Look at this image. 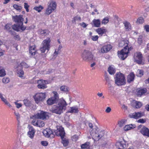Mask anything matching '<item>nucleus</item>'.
I'll use <instances>...</instances> for the list:
<instances>
[{"instance_id":"f257e3e1","label":"nucleus","mask_w":149,"mask_h":149,"mask_svg":"<svg viewBox=\"0 0 149 149\" xmlns=\"http://www.w3.org/2000/svg\"><path fill=\"white\" fill-rule=\"evenodd\" d=\"M67 104L66 101L63 98L60 99L57 104L54 105L50 109L52 113L60 115L66 109Z\"/></svg>"},{"instance_id":"f03ea898","label":"nucleus","mask_w":149,"mask_h":149,"mask_svg":"<svg viewBox=\"0 0 149 149\" xmlns=\"http://www.w3.org/2000/svg\"><path fill=\"white\" fill-rule=\"evenodd\" d=\"M128 41L125 40L121 41L119 43V47L124 46L123 49L120 51L118 52V55L119 57L123 60H124L128 56V54L130 50L132 49V47L129 48L128 46Z\"/></svg>"},{"instance_id":"7ed1b4c3","label":"nucleus","mask_w":149,"mask_h":149,"mask_svg":"<svg viewBox=\"0 0 149 149\" xmlns=\"http://www.w3.org/2000/svg\"><path fill=\"white\" fill-rule=\"evenodd\" d=\"M115 83L118 86L124 85L126 83L125 80L124 75L119 72L116 74Z\"/></svg>"},{"instance_id":"20e7f679","label":"nucleus","mask_w":149,"mask_h":149,"mask_svg":"<svg viewBox=\"0 0 149 149\" xmlns=\"http://www.w3.org/2000/svg\"><path fill=\"white\" fill-rule=\"evenodd\" d=\"M46 97L45 93H37L33 96V97L36 103L38 104L43 102Z\"/></svg>"},{"instance_id":"39448f33","label":"nucleus","mask_w":149,"mask_h":149,"mask_svg":"<svg viewBox=\"0 0 149 149\" xmlns=\"http://www.w3.org/2000/svg\"><path fill=\"white\" fill-rule=\"evenodd\" d=\"M50 42L49 38H47L44 40L42 43V47L40 48V50L42 53L45 52L46 50L48 51L50 49Z\"/></svg>"},{"instance_id":"423d86ee","label":"nucleus","mask_w":149,"mask_h":149,"mask_svg":"<svg viewBox=\"0 0 149 149\" xmlns=\"http://www.w3.org/2000/svg\"><path fill=\"white\" fill-rule=\"evenodd\" d=\"M37 83V86L39 89H44L47 87V84L49 83L47 80L41 79L38 80Z\"/></svg>"},{"instance_id":"0eeeda50","label":"nucleus","mask_w":149,"mask_h":149,"mask_svg":"<svg viewBox=\"0 0 149 149\" xmlns=\"http://www.w3.org/2000/svg\"><path fill=\"white\" fill-rule=\"evenodd\" d=\"M43 133L44 135L46 137L52 138L54 136L53 132L50 128H47L43 130Z\"/></svg>"},{"instance_id":"6e6552de","label":"nucleus","mask_w":149,"mask_h":149,"mask_svg":"<svg viewBox=\"0 0 149 149\" xmlns=\"http://www.w3.org/2000/svg\"><path fill=\"white\" fill-rule=\"evenodd\" d=\"M13 19L14 21L17 22L18 25H20L23 26V18L22 17V15H15L13 16Z\"/></svg>"},{"instance_id":"1a4fd4ad","label":"nucleus","mask_w":149,"mask_h":149,"mask_svg":"<svg viewBox=\"0 0 149 149\" xmlns=\"http://www.w3.org/2000/svg\"><path fill=\"white\" fill-rule=\"evenodd\" d=\"M48 116L47 113L42 111H40L34 115L35 117L37 118H40L44 120Z\"/></svg>"},{"instance_id":"9d476101","label":"nucleus","mask_w":149,"mask_h":149,"mask_svg":"<svg viewBox=\"0 0 149 149\" xmlns=\"http://www.w3.org/2000/svg\"><path fill=\"white\" fill-rule=\"evenodd\" d=\"M55 133L57 136H60L61 138L63 137L65 134L64 128L61 126H58Z\"/></svg>"},{"instance_id":"9b49d317","label":"nucleus","mask_w":149,"mask_h":149,"mask_svg":"<svg viewBox=\"0 0 149 149\" xmlns=\"http://www.w3.org/2000/svg\"><path fill=\"white\" fill-rule=\"evenodd\" d=\"M144 115L143 113L137 112L130 114L129 116L131 118L137 119L142 117Z\"/></svg>"},{"instance_id":"f8f14e48","label":"nucleus","mask_w":149,"mask_h":149,"mask_svg":"<svg viewBox=\"0 0 149 149\" xmlns=\"http://www.w3.org/2000/svg\"><path fill=\"white\" fill-rule=\"evenodd\" d=\"M29 131L28 132V136L31 139H33L34 136L35 130L32 126L29 125Z\"/></svg>"},{"instance_id":"ddd939ff","label":"nucleus","mask_w":149,"mask_h":149,"mask_svg":"<svg viewBox=\"0 0 149 149\" xmlns=\"http://www.w3.org/2000/svg\"><path fill=\"white\" fill-rule=\"evenodd\" d=\"M97 131L95 129H93V131L91 130L90 132V135L92 136L93 139L95 140H98L99 133H97Z\"/></svg>"},{"instance_id":"4468645a","label":"nucleus","mask_w":149,"mask_h":149,"mask_svg":"<svg viewBox=\"0 0 149 149\" xmlns=\"http://www.w3.org/2000/svg\"><path fill=\"white\" fill-rule=\"evenodd\" d=\"M112 47L110 44L106 45L103 46L101 49V52L102 53H107L112 49Z\"/></svg>"},{"instance_id":"2eb2a0df","label":"nucleus","mask_w":149,"mask_h":149,"mask_svg":"<svg viewBox=\"0 0 149 149\" xmlns=\"http://www.w3.org/2000/svg\"><path fill=\"white\" fill-rule=\"evenodd\" d=\"M14 114L18 121V124L17 126L18 130V131L20 132L21 130H20V129L21 127L20 126V119L21 118V115L18 111H14Z\"/></svg>"},{"instance_id":"dca6fc26","label":"nucleus","mask_w":149,"mask_h":149,"mask_svg":"<svg viewBox=\"0 0 149 149\" xmlns=\"http://www.w3.org/2000/svg\"><path fill=\"white\" fill-rule=\"evenodd\" d=\"M12 29L14 30L18 31L21 30L23 31L24 30L26 27L23 26H22L20 25H17L14 24L12 26Z\"/></svg>"},{"instance_id":"f3484780","label":"nucleus","mask_w":149,"mask_h":149,"mask_svg":"<svg viewBox=\"0 0 149 149\" xmlns=\"http://www.w3.org/2000/svg\"><path fill=\"white\" fill-rule=\"evenodd\" d=\"M135 61L139 64L142 63V54L140 52L136 54V56L135 58Z\"/></svg>"},{"instance_id":"a211bd4d","label":"nucleus","mask_w":149,"mask_h":149,"mask_svg":"<svg viewBox=\"0 0 149 149\" xmlns=\"http://www.w3.org/2000/svg\"><path fill=\"white\" fill-rule=\"evenodd\" d=\"M116 146L118 149H123L126 147L125 143L124 141L117 142Z\"/></svg>"},{"instance_id":"6ab92c4d","label":"nucleus","mask_w":149,"mask_h":149,"mask_svg":"<svg viewBox=\"0 0 149 149\" xmlns=\"http://www.w3.org/2000/svg\"><path fill=\"white\" fill-rule=\"evenodd\" d=\"M140 132L144 136L149 137V130L146 127H143L140 130Z\"/></svg>"},{"instance_id":"aec40b11","label":"nucleus","mask_w":149,"mask_h":149,"mask_svg":"<svg viewBox=\"0 0 149 149\" xmlns=\"http://www.w3.org/2000/svg\"><path fill=\"white\" fill-rule=\"evenodd\" d=\"M17 73L18 76L20 77H23L24 72L22 70V67L20 66H18L17 67Z\"/></svg>"},{"instance_id":"412c9836","label":"nucleus","mask_w":149,"mask_h":149,"mask_svg":"<svg viewBox=\"0 0 149 149\" xmlns=\"http://www.w3.org/2000/svg\"><path fill=\"white\" fill-rule=\"evenodd\" d=\"M131 104L134 108L137 109L140 108L142 106V104L141 102H137L135 100L133 101Z\"/></svg>"},{"instance_id":"4be33fe9","label":"nucleus","mask_w":149,"mask_h":149,"mask_svg":"<svg viewBox=\"0 0 149 149\" xmlns=\"http://www.w3.org/2000/svg\"><path fill=\"white\" fill-rule=\"evenodd\" d=\"M78 109V107L77 106L71 107L68 110V112L70 113H78L79 111Z\"/></svg>"},{"instance_id":"5701e85b","label":"nucleus","mask_w":149,"mask_h":149,"mask_svg":"<svg viewBox=\"0 0 149 149\" xmlns=\"http://www.w3.org/2000/svg\"><path fill=\"white\" fill-rule=\"evenodd\" d=\"M88 51L87 50H84L83 52L81 57L83 60L85 61H88Z\"/></svg>"},{"instance_id":"b1692460","label":"nucleus","mask_w":149,"mask_h":149,"mask_svg":"<svg viewBox=\"0 0 149 149\" xmlns=\"http://www.w3.org/2000/svg\"><path fill=\"white\" fill-rule=\"evenodd\" d=\"M114 20L115 24L116 26H118L120 23L121 22L122 20L121 19L119 18V17L116 15H114Z\"/></svg>"},{"instance_id":"393cba45","label":"nucleus","mask_w":149,"mask_h":149,"mask_svg":"<svg viewBox=\"0 0 149 149\" xmlns=\"http://www.w3.org/2000/svg\"><path fill=\"white\" fill-rule=\"evenodd\" d=\"M147 91V90L146 88H139L138 90L137 95L138 96L141 97Z\"/></svg>"},{"instance_id":"a878e982","label":"nucleus","mask_w":149,"mask_h":149,"mask_svg":"<svg viewBox=\"0 0 149 149\" xmlns=\"http://www.w3.org/2000/svg\"><path fill=\"white\" fill-rule=\"evenodd\" d=\"M92 25H94L95 27H98L100 26L101 25V22L99 19H94L92 23Z\"/></svg>"},{"instance_id":"bb28decb","label":"nucleus","mask_w":149,"mask_h":149,"mask_svg":"<svg viewBox=\"0 0 149 149\" xmlns=\"http://www.w3.org/2000/svg\"><path fill=\"white\" fill-rule=\"evenodd\" d=\"M57 101L55 98L52 97L47 100V102L48 105H52L56 103Z\"/></svg>"},{"instance_id":"cd10ccee","label":"nucleus","mask_w":149,"mask_h":149,"mask_svg":"<svg viewBox=\"0 0 149 149\" xmlns=\"http://www.w3.org/2000/svg\"><path fill=\"white\" fill-rule=\"evenodd\" d=\"M96 31L99 35L102 36L103 34L106 33L107 30L103 28H100L96 29Z\"/></svg>"},{"instance_id":"c85d7f7f","label":"nucleus","mask_w":149,"mask_h":149,"mask_svg":"<svg viewBox=\"0 0 149 149\" xmlns=\"http://www.w3.org/2000/svg\"><path fill=\"white\" fill-rule=\"evenodd\" d=\"M136 127V126L135 125L130 124L125 125L124 127V130L125 131H127L131 130L132 129H133Z\"/></svg>"},{"instance_id":"c756f323","label":"nucleus","mask_w":149,"mask_h":149,"mask_svg":"<svg viewBox=\"0 0 149 149\" xmlns=\"http://www.w3.org/2000/svg\"><path fill=\"white\" fill-rule=\"evenodd\" d=\"M29 50V52L31 55H34L36 52L35 45H34L30 46Z\"/></svg>"},{"instance_id":"7c9ffc66","label":"nucleus","mask_w":149,"mask_h":149,"mask_svg":"<svg viewBox=\"0 0 149 149\" xmlns=\"http://www.w3.org/2000/svg\"><path fill=\"white\" fill-rule=\"evenodd\" d=\"M125 29L127 31H130L131 29V26L130 23L128 22H125L123 23Z\"/></svg>"},{"instance_id":"2f4dec72","label":"nucleus","mask_w":149,"mask_h":149,"mask_svg":"<svg viewBox=\"0 0 149 149\" xmlns=\"http://www.w3.org/2000/svg\"><path fill=\"white\" fill-rule=\"evenodd\" d=\"M39 34L42 36H45L49 33L48 31L47 30L39 29L38 31Z\"/></svg>"},{"instance_id":"473e14b6","label":"nucleus","mask_w":149,"mask_h":149,"mask_svg":"<svg viewBox=\"0 0 149 149\" xmlns=\"http://www.w3.org/2000/svg\"><path fill=\"white\" fill-rule=\"evenodd\" d=\"M56 6V4L55 2H52L49 5L47 9H55Z\"/></svg>"},{"instance_id":"72a5a7b5","label":"nucleus","mask_w":149,"mask_h":149,"mask_svg":"<svg viewBox=\"0 0 149 149\" xmlns=\"http://www.w3.org/2000/svg\"><path fill=\"white\" fill-rule=\"evenodd\" d=\"M134 78V74L132 73H130L127 76V81L129 83L133 81Z\"/></svg>"},{"instance_id":"f704fd0d","label":"nucleus","mask_w":149,"mask_h":149,"mask_svg":"<svg viewBox=\"0 0 149 149\" xmlns=\"http://www.w3.org/2000/svg\"><path fill=\"white\" fill-rule=\"evenodd\" d=\"M6 74V72L5 69L0 66V77H3Z\"/></svg>"},{"instance_id":"c9c22d12","label":"nucleus","mask_w":149,"mask_h":149,"mask_svg":"<svg viewBox=\"0 0 149 149\" xmlns=\"http://www.w3.org/2000/svg\"><path fill=\"white\" fill-rule=\"evenodd\" d=\"M24 104L26 107H29L31 105V102L28 99H25L23 100Z\"/></svg>"},{"instance_id":"e433bc0d","label":"nucleus","mask_w":149,"mask_h":149,"mask_svg":"<svg viewBox=\"0 0 149 149\" xmlns=\"http://www.w3.org/2000/svg\"><path fill=\"white\" fill-rule=\"evenodd\" d=\"M144 19L142 17H140L137 19L136 23L138 24H141L144 23Z\"/></svg>"},{"instance_id":"4c0bfd02","label":"nucleus","mask_w":149,"mask_h":149,"mask_svg":"<svg viewBox=\"0 0 149 149\" xmlns=\"http://www.w3.org/2000/svg\"><path fill=\"white\" fill-rule=\"evenodd\" d=\"M108 71L109 73L111 74H114L115 73V69L111 66H110L109 68Z\"/></svg>"},{"instance_id":"58836bf2","label":"nucleus","mask_w":149,"mask_h":149,"mask_svg":"<svg viewBox=\"0 0 149 149\" xmlns=\"http://www.w3.org/2000/svg\"><path fill=\"white\" fill-rule=\"evenodd\" d=\"M126 120L125 119H122L118 121V125L120 127H122L125 124Z\"/></svg>"},{"instance_id":"ea45409f","label":"nucleus","mask_w":149,"mask_h":149,"mask_svg":"<svg viewBox=\"0 0 149 149\" xmlns=\"http://www.w3.org/2000/svg\"><path fill=\"white\" fill-rule=\"evenodd\" d=\"M38 126L39 127H44L45 124L44 122L41 120H38Z\"/></svg>"},{"instance_id":"a19ab883","label":"nucleus","mask_w":149,"mask_h":149,"mask_svg":"<svg viewBox=\"0 0 149 149\" xmlns=\"http://www.w3.org/2000/svg\"><path fill=\"white\" fill-rule=\"evenodd\" d=\"M1 100L3 101L10 108L12 107V106L7 101L6 99L3 98L1 99Z\"/></svg>"},{"instance_id":"79ce46f5","label":"nucleus","mask_w":149,"mask_h":149,"mask_svg":"<svg viewBox=\"0 0 149 149\" xmlns=\"http://www.w3.org/2000/svg\"><path fill=\"white\" fill-rule=\"evenodd\" d=\"M63 138H61L62 140V143L64 146H66L68 145L69 143L68 141V139H63Z\"/></svg>"},{"instance_id":"37998d69","label":"nucleus","mask_w":149,"mask_h":149,"mask_svg":"<svg viewBox=\"0 0 149 149\" xmlns=\"http://www.w3.org/2000/svg\"><path fill=\"white\" fill-rule=\"evenodd\" d=\"M81 147L83 149H89V146L88 143H85L82 144Z\"/></svg>"},{"instance_id":"c03bdc74","label":"nucleus","mask_w":149,"mask_h":149,"mask_svg":"<svg viewBox=\"0 0 149 149\" xmlns=\"http://www.w3.org/2000/svg\"><path fill=\"white\" fill-rule=\"evenodd\" d=\"M81 18L79 16H76L74 17L73 18V19L72 20V22L74 24H75L76 21H81Z\"/></svg>"},{"instance_id":"a18cd8bd","label":"nucleus","mask_w":149,"mask_h":149,"mask_svg":"<svg viewBox=\"0 0 149 149\" xmlns=\"http://www.w3.org/2000/svg\"><path fill=\"white\" fill-rule=\"evenodd\" d=\"M60 88L61 91L65 92H68V88L66 86H62L60 87Z\"/></svg>"},{"instance_id":"49530a36","label":"nucleus","mask_w":149,"mask_h":149,"mask_svg":"<svg viewBox=\"0 0 149 149\" xmlns=\"http://www.w3.org/2000/svg\"><path fill=\"white\" fill-rule=\"evenodd\" d=\"M2 81L3 83L7 84L9 82L10 80L9 78L5 77L3 78Z\"/></svg>"},{"instance_id":"de8ad7c7","label":"nucleus","mask_w":149,"mask_h":149,"mask_svg":"<svg viewBox=\"0 0 149 149\" xmlns=\"http://www.w3.org/2000/svg\"><path fill=\"white\" fill-rule=\"evenodd\" d=\"M13 7L15 9H22V6L16 4H14Z\"/></svg>"},{"instance_id":"09e8293b","label":"nucleus","mask_w":149,"mask_h":149,"mask_svg":"<svg viewBox=\"0 0 149 149\" xmlns=\"http://www.w3.org/2000/svg\"><path fill=\"white\" fill-rule=\"evenodd\" d=\"M19 66L22 67H24L25 68H28L29 67V65L25 62H22L20 64V65Z\"/></svg>"},{"instance_id":"8fccbe9b","label":"nucleus","mask_w":149,"mask_h":149,"mask_svg":"<svg viewBox=\"0 0 149 149\" xmlns=\"http://www.w3.org/2000/svg\"><path fill=\"white\" fill-rule=\"evenodd\" d=\"M105 79L106 81L108 83V85L110 86H111V83L112 81L107 76L105 77Z\"/></svg>"},{"instance_id":"3c124183","label":"nucleus","mask_w":149,"mask_h":149,"mask_svg":"<svg viewBox=\"0 0 149 149\" xmlns=\"http://www.w3.org/2000/svg\"><path fill=\"white\" fill-rule=\"evenodd\" d=\"M53 93L54 94V96L52 97L55 98L56 100L57 101L58 99V93L55 91H53Z\"/></svg>"},{"instance_id":"603ef678","label":"nucleus","mask_w":149,"mask_h":149,"mask_svg":"<svg viewBox=\"0 0 149 149\" xmlns=\"http://www.w3.org/2000/svg\"><path fill=\"white\" fill-rule=\"evenodd\" d=\"M109 21L108 18L106 17L104 18L102 21V24H105L108 23Z\"/></svg>"},{"instance_id":"864d4df0","label":"nucleus","mask_w":149,"mask_h":149,"mask_svg":"<svg viewBox=\"0 0 149 149\" xmlns=\"http://www.w3.org/2000/svg\"><path fill=\"white\" fill-rule=\"evenodd\" d=\"M91 39L93 41H96L98 40L99 37L98 36H91Z\"/></svg>"},{"instance_id":"5fc2aeb1","label":"nucleus","mask_w":149,"mask_h":149,"mask_svg":"<svg viewBox=\"0 0 149 149\" xmlns=\"http://www.w3.org/2000/svg\"><path fill=\"white\" fill-rule=\"evenodd\" d=\"M88 54H89V55H88L89 56L88 57V61H91V59H92L93 55L91 52L89 51Z\"/></svg>"},{"instance_id":"6e6d98bb","label":"nucleus","mask_w":149,"mask_h":149,"mask_svg":"<svg viewBox=\"0 0 149 149\" xmlns=\"http://www.w3.org/2000/svg\"><path fill=\"white\" fill-rule=\"evenodd\" d=\"M142 36H139L138 39V42L139 45H141L142 42Z\"/></svg>"},{"instance_id":"4d7b16f0","label":"nucleus","mask_w":149,"mask_h":149,"mask_svg":"<svg viewBox=\"0 0 149 149\" xmlns=\"http://www.w3.org/2000/svg\"><path fill=\"white\" fill-rule=\"evenodd\" d=\"M12 26L10 24H7L5 26V28L8 30L9 31H11V30H10V29H11V27Z\"/></svg>"},{"instance_id":"13d9d810","label":"nucleus","mask_w":149,"mask_h":149,"mask_svg":"<svg viewBox=\"0 0 149 149\" xmlns=\"http://www.w3.org/2000/svg\"><path fill=\"white\" fill-rule=\"evenodd\" d=\"M104 135V131H101L99 133V140L102 138Z\"/></svg>"},{"instance_id":"bf43d9fd","label":"nucleus","mask_w":149,"mask_h":149,"mask_svg":"<svg viewBox=\"0 0 149 149\" xmlns=\"http://www.w3.org/2000/svg\"><path fill=\"white\" fill-rule=\"evenodd\" d=\"M138 76L140 77H141L143 75V71L141 70H139L138 71Z\"/></svg>"},{"instance_id":"052dcab7","label":"nucleus","mask_w":149,"mask_h":149,"mask_svg":"<svg viewBox=\"0 0 149 149\" xmlns=\"http://www.w3.org/2000/svg\"><path fill=\"white\" fill-rule=\"evenodd\" d=\"M44 8V7L41 6V5H40L39 6H36L35 7L33 8V9H43Z\"/></svg>"},{"instance_id":"680f3d73","label":"nucleus","mask_w":149,"mask_h":149,"mask_svg":"<svg viewBox=\"0 0 149 149\" xmlns=\"http://www.w3.org/2000/svg\"><path fill=\"white\" fill-rule=\"evenodd\" d=\"M15 104L16 105V107L17 109L19 108L22 106V104L21 103H18L17 102H15Z\"/></svg>"},{"instance_id":"e2e57ef3","label":"nucleus","mask_w":149,"mask_h":149,"mask_svg":"<svg viewBox=\"0 0 149 149\" xmlns=\"http://www.w3.org/2000/svg\"><path fill=\"white\" fill-rule=\"evenodd\" d=\"M38 120H33L32 123V124L34 125V126H38Z\"/></svg>"},{"instance_id":"0e129e2a","label":"nucleus","mask_w":149,"mask_h":149,"mask_svg":"<svg viewBox=\"0 0 149 149\" xmlns=\"http://www.w3.org/2000/svg\"><path fill=\"white\" fill-rule=\"evenodd\" d=\"M59 53L58 50L56 49L55 52L53 54V55L54 58H56Z\"/></svg>"},{"instance_id":"69168bd1","label":"nucleus","mask_w":149,"mask_h":149,"mask_svg":"<svg viewBox=\"0 0 149 149\" xmlns=\"http://www.w3.org/2000/svg\"><path fill=\"white\" fill-rule=\"evenodd\" d=\"M41 144L43 146H46L48 145V143L46 141H43L41 142Z\"/></svg>"},{"instance_id":"338daca9","label":"nucleus","mask_w":149,"mask_h":149,"mask_svg":"<svg viewBox=\"0 0 149 149\" xmlns=\"http://www.w3.org/2000/svg\"><path fill=\"white\" fill-rule=\"evenodd\" d=\"M146 122V120L143 119H140L137 121V122L143 123Z\"/></svg>"},{"instance_id":"774afa93","label":"nucleus","mask_w":149,"mask_h":149,"mask_svg":"<svg viewBox=\"0 0 149 149\" xmlns=\"http://www.w3.org/2000/svg\"><path fill=\"white\" fill-rule=\"evenodd\" d=\"M144 29L147 32H149V25H146L144 26Z\"/></svg>"}]
</instances>
